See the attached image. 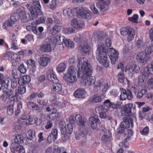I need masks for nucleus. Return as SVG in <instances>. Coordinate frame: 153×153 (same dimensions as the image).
Returning a JSON list of instances; mask_svg holds the SVG:
<instances>
[{
    "mask_svg": "<svg viewBox=\"0 0 153 153\" xmlns=\"http://www.w3.org/2000/svg\"><path fill=\"white\" fill-rule=\"evenodd\" d=\"M77 66L78 68L77 75L82 79L81 82L82 85L90 86L94 85L96 79L91 76L92 70L87 59L84 57L79 58Z\"/></svg>",
    "mask_w": 153,
    "mask_h": 153,
    "instance_id": "f257e3e1",
    "label": "nucleus"
},
{
    "mask_svg": "<svg viewBox=\"0 0 153 153\" xmlns=\"http://www.w3.org/2000/svg\"><path fill=\"white\" fill-rule=\"evenodd\" d=\"M97 50L99 51L97 58L99 62L105 68L109 66V61L107 56L106 48L103 45H99Z\"/></svg>",
    "mask_w": 153,
    "mask_h": 153,
    "instance_id": "f03ea898",
    "label": "nucleus"
},
{
    "mask_svg": "<svg viewBox=\"0 0 153 153\" xmlns=\"http://www.w3.org/2000/svg\"><path fill=\"white\" fill-rule=\"evenodd\" d=\"M26 6L30 12L33 19H36L39 15L41 14V6L39 1H34L33 5L27 4Z\"/></svg>",
    "mask_w": 153,
    "mask_h": 153,
    "instance_id": "7ed1b4c3",
    "label": "nucleus"
},
{
    "mask_svg": "<svg viewBox=\"0 0 153 153\" xmlns=\"http://www.w3.org/2000/svg\"><path fill=\"white\" fill-rule=\"evenodd\" d=\"M76 75V72L74 67L71 66L68 68L67 72L64 75L63 77L68 84L73 85L77 81Z\"/></svg>",
    "mask_w": 153,
    "mask_h": 153,
    "instance_id": "20e7f679",
    "label": "nucleus"
},
{
    "mask_svg": "<svg viewBox=\"0 0 153 153\" xmlns=\"http://www.w3.org/2000/svg\"><path fill=\"white\" fill-rule=\"evenodd\" d=\"M75 119L77 123L80 126L79 132L83 137H85L88 134V131L85 128V125L86 123L87 119L84 117H82L80 114L76 115Z\"/></svg>",
    "mask_w": 153,
    "mask_h": 153,
    "instance_id": "39448f33",
    "label": "nucleus"
},
{
    "mask_svg": "<svg viewBox=\"0 0 153 153\" xmlns=\"http://www.w3.org/2000/svg\"><path fill=\"white\" fill-rule=\"evenodd\" d=\"M120 34L123 36L127 35V40L128 42L133 40L135 35L134 30L129 27H121L120 30Z\"/></svg>",
    "mask_w": 153,
    "mask_h": 153,
    "instance_id": "423d86ee",
    "label": "nucleus"
},
{
    "mask_svg": "<svg viewBox=\"0 0 153 153\" xmlns=\"http://www.w3.org/2000/svg\"><path fill=\"white\" fill-rule=\"evenodd\" d=\"M117 108L118 105L117 104L112 102L110 100L107 99L105 101L103 105H101L97 107L96 109V110L100 109L101 110L106 112L109 111L110 108L114 109H117Z\"/></svg>",
    "mask_w": 153,
    "mask_h": 153,
    "instance_id": "0eeeda50",
    "label": "nucleus"
},
{
    "mask_svg": "<svg viewBox=\"0 0 153 153\" xmlns=\"http://www.w3.org/2000/svg\"><path fill=\"white\" fill-rule=\"evenodd\" d=\"M61 131L62 136V140L65 141L69 139V136L68 134H71L73 131V126L71 124H68L67 126H63L61 127Z\"/></svg>",
    "mask_w": 153,
    "mask_h": 153,
    "instance_id": "6e6552de",
    "label": "nucleus"
},
{
    "mask_svg": "<svg viewBox=\"0 0 153 153\" xmlns=\"http://www.w3.org/2000/svg\"><path fill=\"white\" fill-rule=\"evenodd\" d=\"M77 16L79 18L89 19L91 18V11L87 8L81 7L77 12Z\"/></svg>",
    "mask_w": 153,
    "mask_h": 153,
    "instance_id": "1a4fd4ad",
    "label": "nucleus"
},
{
    "mask_svg": "<svg viewBox=\"0 0 153 153\" xmlns=\"http://www.w3.org/2000/svg\"><path fill=\"white\" fill-rule=\"evenodd\" d=\"M106 51L111 60V63L113 65L115 64L118 57V52L113 48H108Z\"/></svg>",
    "mask_w": 153,
    "mask_h": 153,
    "instance_id": "9d476101",
    "label": "nucleus"
},
{
    "mask_svg": "<svg viewBox=\"0 0 153 153\" xmlns=\"http://www.w3.org/2000/svg\"><path fill=\"white\" fill-rule=\"evenodd\" d=\"M135 107V105L132 103H129L126 106L122 108L121 113L123 116H128L131 117H134L133 114L132 115L131 113V108H134Z\"/></svg>",
    "mask_w": 153,
    "mask_h": 153,
    "instance_id": "9b49d317",
    "label": "nucleus"
},
{
    "mask_svg": "<svg viewBox=\"0 0 153 153\" xmlns=\"http://www.w3.org/2000/svg\"><path fill=\"white\" fill-rule=\"evenodd\" d=\"M102 131L104 132L102 137V142L104 143H107L110 142L112 139V134L109 130H107L105 127L102 129Z\"/></svg>",
    "mask_w": 153,
    "mask_h": 153,
    "instance_id": "f8f14e48",
    "label": "nucleus"
},
{
    "mask_svg": "<svg viewBox=\"0 0 153 153\" xmlns=\"http://www.w3.org/2000/svg\"><path fill=\"white\" fill-rule=\"evenodd\" d=\"M120 91L121 92L120 96V100H124L127 99L128 100H130L133 98L132 92L130 90L126 91L123 88H120Z\"/></svg>",
    "mask_w": 153,
    "mask_h": 153,
    "instance_id": "ddd939ff",
    "label": "nucleus"
},
{
    "mask_svg": "<svg viewBox=\"0 0 153 153\" xmlns=\"http://www.w3.org/2000/svg\"><path fill=\"white\" fill-rule=\"evenodd\" d=\"M37 118H33L31 116H29L28 117L26 115L22 116L20 119L21 123L24 125H31L36 123Z\"/></svg>",
    "mask_w": 153,
    "mask_h": 153,
    "instance_id": "4468645a",
    "label": "nucleus"
},
{
    "mask_svg": "<svg viewBox=\"0 0 153 153\" xmlns=\"http://www.w3.org/2000/svg\"><path fill=\"white\" fill-rule=\"evenodd\" d=\"M123 121L120 123L121 127L124 128H129L130 126L131 128L134 126V122L133 119L130 117H124L123 118Z\"/></svg>",
    "mask_w": 153,
    "mask_h": 153,
    "instance_id": "2eb2a0df",
    "label": "nucleus"
},
{
    "mask_svg": "<svg viewBox=\"0 0 153 153\" xmlns=\"http://www.w3.org/2000/svg\"><path fill=\"white\" fill-rule=\"evenodd\" d=\"M89 123L91 128L94 130L97 128L98 125L101 123L98 116L96 115L90 117Z\"/></svg>",
    "mask_w": 153,
    "mask_h": 153,
    "instance_id": "dca6fc26",
    "label": "nucleus"
},
{
    "mask_svg": "<svg viewBox=\"0 0 153 153\" xmlns=\"http://www.w3.org/2000/svg\"><path fill=\"white\" fill-rule=\"evenodd\" d=\"M136 59L139 62L142 64L143 65H145L151 58L150 56L147 55L143 52L139 53L136 56Z\"/></svg>",
    "mask_w": 153,
    "mask_h": 153,
    "instance_id": "f3484780",
    "label": "nucleus"
},
{
    "mask_svg": "<svg viewBox=\"0 0 153 153\" xmlns=\"http://www.w3.org/2000/svg\"><path fill=\"white\" fill-rule=\"evenodd\" d=\"M10 149L11 152L13 153H24L25 152L23 147L16 143L11 144Z\"/></svg>",
    "mask_w": 153,
    "mask_h": 153,
    "instance_id": "a211bd4d",
    "label": "nucleus"
},
{
    "mask_svg": "<svg viewBox=\"0 0 153 153\" xmlns=\"http://www.w3.org/2000/svg\"><path fill=\"white\" fill-rule=\"evenodd\" d=\"M140 69L139 66L137 64L133 65H127L125 69V71H128L131 74L132 76L133 74L137 73Z\"/></svg>",
    "mask_w": 153,
    "mask_h": 153,
    "instance_id": "6ab92c4d",
    "label": "nucleus"
},
{
    "mask_svg": "<svg viewBox=\"0 0 153 153\" xmlns=\"http://www.w3.org/2000/svg\"><path fill=\"white\" fill-rule=\"evenodd\" d=\"M20 85L16 91L15 97L18 101H19L21 99V97L19 94L22 95L25 93L26 91V87L24 85Z\"/></svg>",
    "mask_w": 153,
    "mask_h": 153,
    "instance_id": "aec40b11",
    "label": "nucleus"
},
{
    "mask_svg": "<svg viewBox=\"0 0 153 153\" xmlns=\"http://www.w3.org/2000/svg\"><path fill=\"white\" fill-rule=\"evenodd\" d=\"M59 113L57 112L56 109L54 108H52V112L51 114L48 115L47 120H51L52 121L57 119L60 116Z\"/></svg>",
    "mask_w": 153,
    "mask_h": 153,
    "instance_id": "412c9836",
    "label": "nucleus"
},
{
    "mask_svg": "<svg viewBox=\"0 0 153 153\" xmlns=\"http://www.w3.org/2000/svg\"><path fill=\"white\" fill-rule=\"evenodd\" d=\"M51 61V59L48 56L45 55L40 56L39 59V63L40 65L43 67H45Z\"/></svg>",
    "mask_w": 153,
    "mask_h": 153,
    "instance_id": "4be33fe9",
    "label": "nucleus"
},
{
    "mask_svg": "<svg viewBox=\"0 0 153 153\" xmlns=\"http://www.w3.org/2000/svg\"><path fill=\"white\" fill-rule=\"evenodd\" d=\"M86 93V91L84 89L79 88L74 92L73 95L76 98H84L85 97Z\"/></svg>",
    "mask_w": 153,
    "mask_h": 153,
    "instance_id": "5701e85b",
    "label": "nucleus"
},
{
    "mask_svg": "<svg viewBox=\"0 0 153 153\" xmlns=\"http://www.w3.org/2000/svg\"><path fill=\"white\" fill-rule=\"evenodd\" d=\"M71 25L72 27L76 29L82 28L84 27V24L81 21H78L76 19H73L71 21Z\"/></svg>",
    "mask_w": 153,
    "mask_h": 153,
    "instance_id": "b1692460",
    "label": "nucleus"
},
{
    "mask_svg": "<svg viewBox=\"0 0 153 153\" xmlns=\"http://www.w3.org/2000/svg\"><path fill=\"white\" fill-rule=\"evenodd\" d=\"M19 18L22 22H26L28 21V19L25 11L21 10V9H19L16 11Z\"/></svg>",
    "mask_w": 153,
    "mask_h": 153,
    "instance_id": "393cba45",
    "label": "nucleus"
},
{
    "mask_svg": "<svg viewBox=\"0 0 153 153\" xmlns=\"http://www.w3.org/2000/svg\"><path fill=\"white\" fill-rule=\"evenodd\" d=\"M48 74L49 79L53 83H58L59 80L53 70H49Z\"/></svg>",
    "mask_w": 153,
    "mask_h": 153,
    "instance_id": "a878e982",
    "label": "nucleus"
},
{
    "mask_svg": "<svg viewBox=\"0 0 153 153\" xmlns=\"http://www.w3.org/2000/svg\"><path fill=\"white\" fill-rule=\"evenodd\" d=\"M20 61V56L18 54H15L13 55L12 59H11V62L13 66L16 67L19 65Z\"/></svg>",
    "mask_w": 153,
    "mask_h": 153,
    "instance_id": "bb28decb",
    "label": "nucleus"
},
{
    "mask_svg": "<svg viewBox=\"0 0 153 153\" xmlns=\"http://www.w3.org/2000/svg\"><path fill=\"white\" fill-rule=\"evenodd\" d=\"M31 81V78L29 75H24L18 81L19 85H25L28 84Z\"/></svg>",
    "mask_w": 153,
    "mask_h": 153,
    "instance_id": "cd10ccee",
    "label": "nucleus"
},
{
    "mask_svg": "<svg viewBox=\"0 0 153 153\" xmlns=\"http://www.w3.org/2000/svg\"><path fill=\"white\" fill-rule=\"evenodd\" d=\"M80 50L82 54L83 55H89L91 49L90 47L88 45H82L79 47Z\"/></svg>",
    "mask_w": 153,
    "mask_h": 153,
    "instance_id": "c85d7f7f",
    "label": "nucleus"
},
{
    "mask_svg": "<svg viewBox=\"0 0 153 153\" xmlns=\"http://www.w3.org/2000/svg\"><path fill=\"white\" fill-rule=\"evenodd\" d=\"M118 80L123 85H125L126 83L127 79L125 78L124 73V71H122L119 73L118 75Z\"/></svg>",
    "mask_w": 153,
    "mask_h": 153,
    "instance_id": "c756f323",
    "label": "nucleus"
},
{
    "mask_svg": "<svg viewBox=\"0 0 153 153\" xmlns=\"http://www.w3.org/2000/svg\"><path fill=\"white\" fill-rule=\"evenodd\" d=\"M62 43H63L67 47L71 48L74 46V42L71 40L65 39V37L63 36H62Z\"/></svg>",
    "mask_w": 153,
    "mask_h": 153,
    "instance_id": "7c9ffc66",
    "label": "nucleus"
},
{
    "mask_svg": "<svg viewBox=\"0 0 153 153\" xmlns=\"http://www.w3.org/2000/svg\"><path fill=\"white\" fill-rule=\"evenodd\" d=\"M63 13L66 17H72L74 16V10L70 8H66L64 10Z\"/></svg>",
    "mask_w": 153,
    "mask_h": 153,
    "instance_id": "2f4dec72",
    "label": "nucleus"
},
{
    "mask_svg": "<svg viewBox=\"0 0 153 153\" xmlns=\"http://www.w3.org/2000/svg\"><path fill=\"white\" fill-rule=\"evenodd\" d=\"M53 84L51 86V88L53 91L58 92L62 90V85L58 83H53Z\"/></svg>",
    "mask_w": 153,
    "mask_h": 153,
    "instance_id": "473e14b6",
    "label": "nucleus"
},
{
    "mask_svg": "<svg viewBox=\"0 0 153 153\" xmlns=\"http://www.w3.org/2000/svg\"><path fill=\"white\" fill-rule=\"evenodd\" d=\"M28 108L33 110L37 111L40 109L39 106L32 102H29L27 103Z\"/></svg>",
    "mask_w": 153,
    "mask_h": 153,
    "instance_id": "72a5a7b5",
    "label": "nucleus"
},
{
    "mask_svg": "<svg viewBox=\"0 0 153 153\" xmlns=\"http://www.w3.org/2000/svg\"><path fill=\"white\" fill-rule=\"evenodd\" d=\"M12 38H11V48L14 50L18 49V47L16 45L17 40L16 39V35L14 33L12 34Z\"/></svg>",
    "mask_w": 153,
    "mask_h": 153,
    "instance_id": "f704fd0d",
    "label": "nucleus"
},
{
    "mask_svg": "<svg viewBox=\"0 0 153 153\" xmlns=\"http://www.w3.org/2000/svg\"><path fill=\"white\" fill-rule=\"evenodd\" d=\"M89 100V102H94L95 103H98L102 101V98L100 96L95 94L90 97Z\"/></svg>",
    "mask_w": 153,
    "mask_h": 153,
    "instance_id": "c9c22d12",
    "label": "nucleus"
},
{
    "mask_svg": "<svg viewBox=\"0 0 153 153\" xmlns=\"http://www.w3.org/2000/svg\"><path fill=\"white\" fill-rule=\"evenodd\" d=\"M62 36H57L53 37L51 39L52 43L58 45H61L62 44V41L61 42V39H62Z\"/></svg>",
    "mask_w": 153,
    "mask_h": 153,
    "instance_id": "e433bc0d",
    "label": "nucleus"
},
{
    "mask_svg": "<svg viewBox=\"0 0 153 153\" xmlns=\"http://www.w3.org/2000/svg\"><path fill=\"white\" fill-rule=\"evenodd\" d=\"M2 88L3 92H6L8 90L9 81L7 79H4L0 83Z\"/></svg>",
    "mask_w": 153,
    "mask_h": 153,
    "instance_id": "4c0bfd02",
    "label": "nucleus"
},
{
    "mask_svg": "<svg viewBox=\"0 0 153 153\" xmlns=\"http://www.w3.org/2000/svg\"><path fill=\"white\" fill-rule=\"evenodd\" d=\"M15 142L18 144H22L24 142L25 137L21 134H18L16 135L14 139Z\"/></svg>",
    "mask_w": 153,
    "mask_h": 153,
    "instance_id": "58836bf2",
    "label": "nucleus"
},
{
    "mask_svg": "<svg viewBox=\"0 0 153 153\" xmlns=\"http://www.w3.org/2000/svg\"><path fill=\"white\" fill-rule=\"evenodd\" d=\"M40 50L43 52H49L51 51V48L49 44H44L40 47Z\"/></svg>",
    "mask_w": 153,
    "mask_h": 153,
    "instance_id": "ea45409f",
    "label": "nucleus"
},
{
    "mask_svg": "<svg viewBox=\"0 0 153 153\" xmlns=\"http://www.w3.org/2000/svg\"><path fill=\"white\" fill-rule=\"evenodd\" d=\"M130 140V137H127L124 139V140L119 143V146L121 147H125L126 148H129V143L128 141Z\"/></svg>",
    "mask_w": 153,
    "mask_h": 153,
    "instance_id": "a19ab883",
    "label": "nucleus"
},
{
    "mask_svg": "<svg viewBox=\"0 0 153 153\" xmlns=\"http://www.w3.org/2000/svg\"><path fill=\"white\" fill-rule=\"evenodd\" d=\"M61 28L62 26L60 25H55L53 26L51 31V34L53 35H55L60 31Z\"/></svg>",
    "mask_w": 153,
    "mask_h": 153,
    "instance_id": "79ce46f5",
    "label": "nucleus"
},
{
    "mask_svg": "<svg viewBox=\"0 0 153 153\" xmlns=\"http://www.w3.org/2000/svg\"><path fill=\"white\" fill-rule=\"evenodd\" d=\"M13 24V23L10 19H8L3 23L2 27L4 29H7L8 27L12 26Z\"/></svg>",
    "mask_w": 153,
    "mask_h": 153,
    "instance_id": "37998d69",
    "label": "nucleus"
},
{
    "mask_svg": "<svg viewBox=\"0 0 153 153\" xmlns=\"http://www.w3.org/2000/svg\"><path fill=\"white\" fill-rule=\"evenodd\" d=\"M66 67L65 64L64 62H61L58 65L56 70L58 72L61 73L65 71Z\"/></svg>",
    "mask_w": 153,
    "mask_h": 153,
    "instance_id": "c03bdc74",
    "label": "nucleus"
},
{
    "mask_svg": "<svg viewBox=\"0 0 153 153\" xmlns=\"http://www.w3.org/2000/svg\"><path fill=\"white\" fill-rule=\"evenodd\" d=\"M10 19L14 24L16 23L20 19L18 13L16 11V12L14 13L11 14Z\"/></svg>",
    "mask_w": 153,
    "mask_h": 153,
    "instance_id": "a18cd8bd",
    "label": "nucleus"
},
{
    "mask_svg": "<svg viewBox=\"0 0 153 153\" xmlns=\"http://www.w3.org/2000/svg\"><path fill=\"white\" fill-rule=\"evenodd\" d=\"M146 82V77L145 76L141 75L138 77V83L139 85H143Z\"/></svg>",
    "mask_w": 153,
    "mask_h": 153,
    "instance_id": "49530a36",
    "label": "nucleus"
},
{
    "mask_svg": "<svg viewBox=\"0 0 153 153\" xmlns=\"http://www.w3.org/2000/svg\"><path fill=\"white\" fill-rule=\"evenodd\" d=\"M75 31V30L72 27H65L62 30L63 33L65 34H70L73 33Z\"/></svg>",
    "mask_w": 153,
    "mask_h": 153,
    "instance_id": "de8ad7c7",
    "label": "nucleus"
},
{
    "mask_svg": "<svg viewBox=\"0 0 153 153\" xmlns=\"http://www.w3.org/2000/svg\"><path fill=\"white\" fill-rule=\"evenodd\" d=\"M27 136L28 139L30 140H32L35 136V131L33 130H29L27 132Z\"/></svg>",
    "mask_w": 153,
    "mask_h": 153,
    "instance_id": "09e8293b",
    "label": "nucleus"
},
{
    "mask_svg": "<svg viewBox=\"0 0 153 153\" xmlns=\"http://www.w3.org/2000/svg\"><path fill=\"white\" fill-rule=\"evenodd\" d=\"M53 123L51 120H48L45 126V128L47 130H49L52 127Z\"/></svg>",
    "mask_w": 153,
    "mask_h": 153,
    "instance_id": "8fccbe9b",
    "label": "nucleus"
},
{
    "mask_svg": "<svg viewBox=\"0 0 153 153\" xmlns=\"http://www.w3.org/2000/svg\"><path fill=\"white\" fill-rule=\"evenodd\" d=\"M153 52V45L146 48L145 49V53L146 54L149 55Z\"/></svg>",
    "mask_w": 153,
    "mask_h": 153,
    "instance_id": "3c124183",
    "label": "nucleus"
},
{
    "mask_svg": "<svg viewBox=\"0 0 153 153\" xmlns=\"http://www.w3.org/2000/svg\"><path fill=\"white\" fill-rule=\"evenodd\" d=\"M146 68L149 73L153 74V61H152L151 64L148 65L146 66Z\"/></svg>",
    "mask_w": 153,
    "mask_h": 153,
    "instance_id": "603ef678",
    "label": "nucleus"
},
{
    "mask_svg": "<svg viewBox=\"0 0 153 153\" xmlns=\"http://www.w3.org/2000/svg\"><path fill=\"white\" fill-rule=\"evenodd\" d=\"M7 112L9 116H11L13 113V106L10 105L7 107Z\"/></svg>",
    "mask_w": 153,
    "mask_h": 153,
    "instance_id": "864d4df0",
    "label": "nucleus"
},
{
    "mask_svg": "<svg viewBox=\"0 0 153 153\" xmlns=\"http://www.w3.org/2000/svg\"><path fill=\"white\" fill-rule=\"evenodd\" d=\"M138 18V16L137 14H134L131 17H129L128 20L129 21L132 22L134 23H137V21Z\"/></svg>",
    "mask_w": 153,
    "mask_h": 153,
    "instance_id": "5fc2aeb1",
    "label": "nucleus"
},
{
    "mask_svg": "<svg viewBox=\"0 0 153 153\" xmlns=\"http://www.w3.org/2000/svg\"><path fill=\"white\" fill-rule=\"evenodd\" d=\"M147 91L146 89H142L139 92L137 95L138 98H141L144 95L147 93Z\"/></svg>",
    "mask_w": 153,
    "mask_h": 153,
    "instance_id": "6e6d98bb",
    "label": "nucleus"
},
{
    "mask_svg": "<svg viewBox=\"0 0 153 153\" xmlns=\"http://www.w3.org/2000/svg\"><path fill=\"white\" fill-rule=\"evenodd\" d=\"M27 62L28 64L31 66L33 68H34L36 67V62L35 61L32 59H30L27 60Z\"/></svg>",
    "mask_w": 153,
    "mask_h": 153,
    "instance_id": "4d7b16f0",
    "label": "nucleus"
},
{
    "mask_svg": "<svg viewBox=\"0 0 153 153\" xmlns=\"http://www.w3.org/2000/svg\"><path fill=\"white\" fill-rule=\"evenodd\" d=\"M46 20V18L44 16H42L39 19L36 20V24L37 25H39L42 23L44 22Z\"/></svg>",
    "mask_w": 153,
    "mask_h": 153,
    "instance_id": "13d9d810",
    "label": "nucleus"
},
{
    "mask_svg": "<svg viewBox=\"0 0 153 153\" xmlns=\"http://www.w3.org/2000/svg\"><path fill=\"white\" fill-rule=\"evenodd\" d=\"M37 103L43 106H46L48 103V101L45 100H40L38 99L37 100Z\"/></svg>",
    "mask_w": 153,
    "mask_h": 153,
    "instance_id": "bf43d9fd",
    "label": "nucleus"
},
{
    "mask_svg": "<svg viewBox=\"0 0 153 153\" xmlns=\"http://www.w3.org/2000/svg\"><path fill=\"white\" fill-rule=\"evenodd\" d=\"M50 134L52 136L57 139L58 136V131L57 129L56 128L53 129L51 130Z\"/></svg>",
    "mask_w": 153,
    "mask_h": 153,
    "instance_id": "052dcab7",
    "label": "nucleus"
},
{
    "mask_svg": "<svg viewBox=\"0 0 153 153\" xmlns=\"http://www.w3.org/2000/svg\"><path fill=\"white\" fill-rule=\"evenodd\" d=\"M147 84L149 90L150 89H152L153 88V78L149 79L147 81Z\"/></svg>",
    "mask_w": 153,
    "mask_h": 153,
    "instance_id": "680f3d73",
    "label": "nucleus"
},
{
    "mask_svg": "<svg viewBox=\"0 0 153 153\" xmlns=\"http://www.w3.org/2000/svg\"><path fill=\"white\" fill-rule=\"evenodd\" d=\"M149 128L148 126L145 127L142 131H140V134L143 135H146L149 132Z\"/></svg>",
    "mask_w": 153,
    "mask_h": 153,
    "instance_id": "e2e57ef3",
    "label": "nucleus"
},
{
    "mask_svg": "<svg viewBox=\"0 0 153 153\" xmlns=\"http://www.w3.org/2000/svg\"><path fill=\"white\" fill-rule=\"evenodd\" d=\"M19 69L20 72L23 74L26 73L27 71L26 68L23 64H21L19 67Z\"/></svg>",
    "mask_w": 153,
    "mask_h": 153,
    "instance_id": "0e129e2a",
    "label": "nucleus"
},
{
    "mask_svg": "<svg viewBox=\"0 0 153 153\" xmlns=\"http://www.w3.org/2000/svg\"><path fill=\"white\" fill-rule=\"evenodd\" d=\"M105 36V34L102 31H99L97 33V37L99 39H103Z\"/></svg>",
    "mask_w": 153,
    "mask_h": 153,
    "instance_id": "69168bd1",
    "label": "nucleus"
},
{
    "mask_svg": "<svg viewBox=\"0 0 153 153\" xmlns=\"http://www.w3.org/2000/svg\"><path fill=\"white\" fill-rule=\"evenodd\" d=\"M56 139L54 138L53 136H52L51 135L49 134L47 138V143L48 144L51 143L53 141H54Z\"/></svg>",
    "mask_w": 153,
    "mask_h": 153,
    "instance_id": "338daca9",
    "label": "nucleus"
},
{
    "mask_svg": "<svg viewBox=\"0 0 153 153\" xmlns=\"http://www.w3.org/2000/svg\"><path fill=\"white\" fill-rule=\"evenodd\" d=\"M4 93L1 96V99L2 100H5L7 98L9 95L8 92L7 91L6 92H3Z\"/></svg>",
    "mask_w": 153,
    "mask_h": 153,
    "instance_id": "774afa93",
    "label": "nucleus"
}]
</instances>
